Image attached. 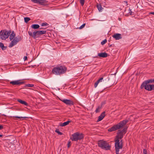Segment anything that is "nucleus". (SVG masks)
Returning <instances> with one entry per match:
<instances>
[{
	"mask_svg": "<svg viewBox=\"0 0 154 154\" xmlns=\"http://www.w3.org/2000/svg\"><path fill=\"white\" fill-rule=\"evenodd\" d=\"M126 129L124 128L122 130H119L118 131L117 134L115 139V146L116 154H119L120 149H122L123 147L122 140L120 141L119 139H122L126 132Z\"/></svg>",
	"mask_w": 154,
	"mask_h": 154,
	"instance_id": "1",
	"label": "nucleus"
},
{
	"mask_svg": "<svg viewBox=\"0 0 154 154\" xmlns=\"http://www.w3.org/2000/svg\"><path fill=\"white\" fill-rule=\"evenodd\" d=\"M0 47L2 48V50H4L5 49L6 47H4L3 43L0 42Z\"/></svg>",
	"mask_w": 154,
	"mask_h": 154,
	"instance_id": "24",
	"label": "nucleus"
},
{
	"mask_svg": "<svg viewBox=\"0 0 154 154\" xmlns=\"http://www.w3.org/2000/svg\"><path fill=\"white\" fill-rule=\"evenodd\" d=\"M154 82V79H150L147 80L145 81L144 82L147 83V84H149V83H152V82Z\"/></svg>",
	"mask_w": 154,
	"mask_h": 154,
	"instance_id": "23",
	"label": "nucleus"
},
{
	"mask_svg": "<svg viewBox=\"0 0 154 154\" xmlns=\"http://www.w3.org/2000/svg\"><path fill=\"white\" fill-rule=\"evenodd\" d=\"M103 79V77L100 78L99 79H98L94 84V86L95 88H96L98 84L100 82H102V80Z\"/></svg>",
	"mask_w": 154,
	"mask_h": 154,
	"instance_id": "15",
	"label": "nucleus"
},
{
	"mask_svg": "<svg viewBox=\"0 0 154 154\" xmlns=\"http://www.w3.org/2000/svg\"><path fill=\"white\" fill-rule=\"evenodd\" d=\"M124 2L125 3L126 5V6H127L128 5V2L126 1H124Z\"/></svg>",
	"mask_w": 154,
	"mask_h": 154,
	"instance_id": "39",
	"label": "nucleus"
},
{
	"mask_svg": "<svg viewBox=\"0 0 154 154\" xmlns=\"http://www.w3.org/2000/svg\"><path fill=\"white\" fill-rule=\"evenodd\" d=\"M82 6H83L85 3V0H79Z\"/></svg>",
	"mask_w": 154,
	"mask_h": 154,
	"instance_id": "29",
	"label": "nucleus"
},
{
	"mask_svg": "<svg viewBox=\"0 0 154 154\" xmlns=\"http://www.w3.org/2000/svg\"><path fill=\"white\" fill-rule=\"evenodd\" d=\"M48 2V1L45 0H40L39 4L41 5H46Z\"/></svg>",
	"mask_w": 154,
	"mask_h": 154,
	"instance_id": "17",
	"label": "nucleus"
},
{
	"mask_svg": "<svg viewBox=\"0 0 154 154\" xmlns=\"http://www.w3.org/2000/svg\"><path fill=\"white\" fill-rule=\"evenodd\" d=\"M11 32L10 30L7 31L5 29L2 30L0 32V38L3 40H5L10 36Z\"/></svg>",
	"mask_w": 154,
	"mask_h": 154,
	"instance_id": "5",
	"label": "nucleus"
},
{
	"mask_svg": "<svg viewBox=\"0 0 154 154\" xmlns=\"http://www.w3.org/2000/svg\"><path fill=\"white\" fill-rule=\"evenodd\" d=\"M107 40L106 39H105L101 42V44L102 45H103L104 44H105Z\"/></svg>",
	"mask_w": 154,
	"mask_h": 154,
	"instance_id": "32",
	"label": "nucleus"
},
{
	"mask_svg": "<svg viewBox=\"0 0 154 154\" xmlns=\"http://www.w3.org/2000/svg\"><path fill=\"white\" fill-rule=\"evenodd\" d=\"M27 58V56H25L23 58V59L24 61H25V60H26Z\"/></svg>",
	"mask_w": 154,
	"mask_h": 154,
	"instance_id": "37",
	"label": "nucleus"
},
{
	"mask_svg": "<svg viewBox=\"0 0 154 154\" xmlns=\"http://www.w3.org/2000/svg\"><path fill=\"white\" fill-rule=\"evenodd\" d=\"M43 29V28H40V29Z\"/></svg>",
	"mask_w": 154,
	"mask_h": 154,
	"instance_id": "43",
	"label": "nucleus"
},
{
	"mask_svg": "<svg viewBox=\"0 0 154 154\" xmlns=\"http://www.w3.org/2000/svg\"><path fill=\"white\" fill-rule=\"evenodd\" d=\"M85 23H84L82 25H81L79 28H78L79 29H81L82 28H83L85 26Z\"/></svg>",
	"mask_w": 154,
	"mask_h": 154,
	"instance_id": "31",
	"label": "nucleus"
},
{
	"mask_svg": "<svg viewBox=\"0 0 154 154\" xmlns=\"http://www.w3.org/2000/svg\"><path fill=\"white\" fill-rule=\"evenodd\" d=\"M3 128V126L2 125H0V130H2Z\"/></svg>",
	"mask_w": 154,
	"mask_h": 154,
	"instance_id": "40",
	"label": "nucleus"
},
{
	"mask_svg": "<svg viewBox=\"0 0 154 154\" xmlns=\"http://www.w3.org/2000/svg\"><path fill=\"white\" fill-rule=\"evenodd\" d=\"M39 26L38 24H34L31 26V27L34 29H37L39 28Z\"/></svg>",
	"mask_w": 154,
	"mask_h": 154,
	"instance_id": "20",
	"label": "nucleus"
},
{
	"mask_svg": "<svg viewBox=\"0 0 154 154\" xmlns=\"http://www.w3.org/2000/svg\"><path fill=\"white\" fill-rule=\"evenodd\" d=\"M48 25V24L46 23H43L41 24L42 26H46Z\"/></svg>",
	"mask_w": 154,
	"mask_h": 154,
	"instance_id": "30",
	"label": "nucleus"
},
{
	"mask_svg": "<svg viewBox=\"0 0 154 154\" xmlns=\"http://www.w3.org/2000/svg\"><path fill=\"white\" fill-rule=\"evenodd\" d=\"M34 86V85L32 84H28L27 85V86L29 87H32Z\"/></svg>",
	"mask_w": 154,
	"mask_h": 154,
	"instance_id": "34",
	"label": "nucleus"
},
{
	"mask_svg": "<svg viewBox=\"0 0 154 154\" xmlns=\"http://www.w3.org/2000/svg\"><path fill=\"white\" fill-rule=\"evenodd\" d=\"M28 33L29 35L30 36H32L34 38H36L37 37V36H38V32L37 31L36 32H33V33H32V32L30 31H28Z\"/></svg>",
	"mask_w": 154,
	"mask_h": 154,
	"instance_id": "11",
	"label": "nucleus"
},
{
	"mask_svg": "<svg viewBox=\"0 0 154 154\" xmlns=\"http://www.w3.org/2000/svg\"><path fill=\"white\" fill-rule=\"evenodd\" d=\"M24 20L25 22L27 23L30 20V19L29 17H26L24 18Z\"/></svg>",
	"mask_w": 154,
	"mask_h": 154,
	"instance_id": "26",
	"label": "nucleus"
},
{
	"mask_svg": "<svg viewBox=\"0 0 154 154\" xmlns=\"http://www.w3.org/2000/svg\"><path fill=\"white\" fill-rule=\"evenodd\" d=\"M132 12L131 11V10L130 9H129V14H130V15H132Z\"/></svg>",
	"mask_w": 154,
	"mask_h": 154,
	"instance_id": "36",
	"label": "nucleus"
},
{
	"mask_svg": "<svg viewBox=\"0 0 154 154\" xmlns=\"http://www.w3.org/2000/svg\"><path fill=\"white\" fill-rule=\"evenodd\" d=\"M13 117H15L16 118H18V119H21V118H26V117H19L18 116H13Z\"/></svg>",
	"mask_w": 154,
	"mask_h": 154,
	"instance_id": "33",
	"label": "nucleus"
},
{
	"mask_svg": "<svg viewBox=\"0 0 154 154\" xmlns=\"http://www.w3.org/2000/svg\"><path fill=\"white\" fill-rule=\"evenodd\" d=\"M113 38H115L116 40H119L122 38L121 34L119 33H116L114 34L112 36Z\"/></svg>",
	"mask_w": 154,
	"mask_h": 154,
	"instance_id": "13",
	"label": "nucleus"
},
{
	"mask_svg": "<svg viewBox=\"0 0 154 154\" xmlns=\"http://www.w3.org/2000/svg\"><path fill=\"white\" fill-rule=\"evenodd\" d=\"M71 122L70 121H68L66 122H65L64 123H62L61 125L60 126H65L67 125H68L69 123H70Z\"/></svg>",
	"mask_w": 154,
	"mask_h": 154,
	"instance_id": "22",
	"label": "nucleus"
},
{
	"mask_svg": "<svg viewBox=\"0 0 154 154\" xmlns=\"http://www.w3.org/2000/svg\"><path fill=\"white\" fill-rule=\"evenodd\" d=\"M128 121V119L124 120L120 122L117 124L114 125L111 128H109L108 129V131L109 132H112L120 129L125 125Z\"/></svg>",
	"mask_w": 154,
	"mask_h": 154,
	"instance_id": "3",
	"label": "nucleus"
},
{
	"mask_svg": "<svg viewBox=\"0 0 154 154\" xmlns=\"http://www.w3.org/2000/svg\"><path fill=\"white\" fill-rule=\"evenodd\" d=\"M143 154H147V151L146 149H144L143 150Z\"/></svg>",
	"mask_w": 154,
	"mask_h": 154,
	"instance_id": "35",
	"label": "nucleus"
},
{
	"mask_svg": "<svg viewBox=\"0 0 154 154\" xmlns=\"http://www.w3.org/2000/svg\"><path fill=\"white\" fill-rule=\"evenodd\" d=\"M154 86V85H151L143 82L141 85L140 87L141 88L144 87L146 90L151 91L152 90Z\"/></svg>",
	"mask_w": 154,
	"mask_h": 154,
	"instance_id": "7",
	"label": "nucleus"
},
{
	"mask_svg": "<svg viewBox=\"0 0 154 154\" xmlns=\"http://www.w3.org/2000/svg\"><path fill=\"white\" fill-rule=\"evenodd\" d=\"M17 101L22 104H24L26 106H28V103L25 101L20 99H18Z\"/></svg>",
	"mask_w": 154,
	"mask_h": 154,
	"instance_id": "19",
	"label": "nucleus"
},
{
	"mask_svg": "<svg viewBox=\"0 0 154 154\" xmlns=\"http://www.w3.org/2000/svg\"><path fill=\"white\" fill-rule=\"evenodd\" d=\"M31 1L34 3L39 4L40 0H31Z\"/></svg>",
	"mask_w": 154,
	"mask_h": 154,
	"instance_id": "27",
	"label": "nucleus"
},
{
	"mask_svg": "<svg viewBox=\"0 0 154 154\" xmlns=\"http://www.w3.org/2000/svg\"><path fill=\"white\" fill-rule=\"evenodd\" d=\"M10 83L13 85H19L23 84V82H20V80H17L11 82Z\"/></svg>",
	"mask_w": 154,
	"mask_h": 154,
	"instance_id": "10",
	"label": "nucleus"
},
{
	"mask_svg": "<svg viewBox=\"0 0 154 154\" xmlns=\"http://www.w3.org/2000/svg\"><path fill=\"white\" fill-rule=\"evenodd\" d=\"M55 132H56L58 134L60 135H62L63 134V133L62 132H60L59 130L58 129H56L55 130Z\"/></svg>",
	"mask_w": 154,
	"mask_h": 154,
	"instance_id": "28",
	"label": "nucleus"
},
{
	"mask_svg": "<svg viewBox=\"0 0 154 154\" xmlns=\"http://www.w3.org/2000/svg\"><path fill=\"white\" fill-rule=\"evenodd\" d=\"M101 107L100 106H98V107L96 109L95 112L96 113H98L100 112V109H101Z\"/></svg>",
	"mask_w": 154,
	"mask_h": 154,
	"instance_id": "25",
	"label": "nucleus"
},
{
	"mask_svg": "<svg viewBox=\"0 0 154 154\" xmlns=\"http://www.w3.org/2000/svg\"><path fill=\"white\" fill-rule=\"evenodd\" d=\"M111 46V45H110L109 47H110Z\"/></svg>",
	"mask_w": 154,
	"mask_h": 154,
	"instance_id": "44",
	"label": "nucleus"
},
{
	"mask_svg": "<svg viewBox=\"0 0 154 154\" xmlns=\"http://www.w3.org/2000/svg\"><path fill=\"white\" fill-rule=\"evenodd\" d=\"M10 35L9 38L10 40L11 41L14 38L15 36V34L13 32L11 34H10Z\"/></svg>",
	"mask_w": 154,
	"mask_h": 154,
	"instance_id": "21",
	"label": "nucleus"
},
{
	"mask_svg": "<svg viewBox=\"0 0 154 154\" xmlns=\"http://www.w3.org/2000/svg\"><path fill=\"white\" fill-rule=\"evenodd\" d=\"M98 146L103 149L108 150L110 149V146L109 144L103 140H99L98 141Z\"/></svg>",
	"mask_w": 154,
	"mask_h": 154,
	"instance_id": "4",
	"label": "nucleus"
},
{
	"mask_svg": "<svg viewBox=\"0 0 154 154\" xmlns=\"http://www.w3.org/2000/svg\"><path fill=\"white\" fill-rule=\"evenodd\" d=\"M105 112H103L98 117V119L97 122H99L102 120L105 116Z\"/></svg>",
	"mask_w": 154,
	"mask_h": 154,
	"instance_id": "12",
	"label": "nucleus"
},
{
	"mask_svg": "<svg viewBox=\"0 0 154 154\" xmlns=\"http://www.w3.org/2000/svg\"><path fill=\"white\" fill-rule=\"evenodd\" d=\"M2 136H3V135H2L0 134V137H2Z\"/></svg>",
	"mask_w": 154,
	"mask_h": 154,
	"instance_id": "42",
	"label": "nucleus"
},
{
	"mask_svg": "<svg viewBox=\"0 0 154 154\" xmlns=\"http://www.w3.org/2000/svg\"><path fill=\"white\" fill-rule=\"evenodd\" d=\"M12 40V41H11L9 45L8 46L9 48H11L14 45H16L17 42L21 40V38L20 37L19 38L16 37Z\"/></svg>",
	"mask_w": 154,
	"mask_h": 154,
	"instance_id": "8",
	"label": "nucleus"
},
{
	"mask_svg": "<svg viewBox=\"0 0 154 154\" xmlns=\"http://www.w3.org/2000/svg\"><path fill=\"white\" fill-rule=\"evenodd\" d=\"M149 14H153V15H154V12H149Z\"/></svg>",
	"mask_w": 154,
	"mask_h": 154,
	"instance_id": "41",
	"label": "nucleus"
},
{
	"mask_svg": "<svg viewBox=\"0 0 154 154\" xmlns=\"http://www.w3.org/2000/svg\"><path fill=\"white\" fill-rule=\"evenodd\" d=\"M84 137L83 135L82 134H80L79 132L74 133L70 137L72 141H77L80 140Z\"/></svg>",
	"mask_w": 154,
	"mask_h": 154,
	"instance_id": "6",
	"label": "nucleus"
},
{
	"mask_svg": "<svg viewBox=\"0 0 154 154\" xmlns=\"http://www.w3.org/2000/svg\"><path fill=\"white\" fill-rule=\"evenodd\" d=\"M70 142L69 141L68 142V147H69L70 146Z\"/></svg>",
	"mask_w": 154,
	"mask_h": 154,
	"instance_id": "38",
	"label": "nucleus"
},
{
	"mask_svg": "<svg viewBox=\"0 0 154 154\" xmlns=\"http://www.w3.org/2000/svg\"><path fill=\"white\" fill-rule=\"evenodd\" d=\"M67 68L64 66H60L54 68L52 70L53 74L56 75H60L66 72Z\"/></svg>",
	"mask_w": 154,
	"mask_h": 154,
	"instance_id": "2",
	"label": "nucleus"
},
{
	"mask_svg": "<svg viewBox=\"0 0 154 154\" xmlns=\"http://www.w3.org/2000/svg\"><path fill=\"white\" fill-rule=\"evenodd\" d=\"M107 55H108L105 52L100 53H98V56H99L100 57H103V58H105V57H107Z\"/></svg>",
	"mask_w": 154,
	"mask_h": 154,
	"instance_id": "14",
	"label": "nucleus"
},
{
	"mask_svg": "<svg viewBox=\"0 0 154 154\" xmlns=\"http://www.w3.org/2000/svg\"><path fill=\"white\" fill-rule=\"evenodd\" d=\"M60 100L66 105L71 106L74 104L73 102L71 100L66 99Z\"/></svg>",
	"mask_w": 154,
	"mask_h": 154,
	"instance_id": "9",
	"label": "nucleus"
},
{
	"mask_svg": "<svg viewBox=\"0 0 154 154\" xmlns=\"http://www.w3.org/2000/svg\"><path fill=\"white\" fill-rule=\"evenodd\" d=\"M38 36H40L42 35L45 34L46 32L45 30H39L37 31Z\"/></svg>",
	"mask_w": 154,
	"mask_h": 154,
	"instance_id": "16",
	"label": "nucleus"
},
{
	"mask_svg": "<svg viewBox=\"0 0 154 154\" xmlns=\"http://www.w3.org/2000/svg\"><path fill=\"white\" fill-rule=\"evenodd\" d=\"M97 7L99 12H101L103 9V8L102 7L101 5L100 4H97Z\"/></svg>",
	"mask_w": 154,
	"mask_h": 154,
	"instance_id": "18",
	"label": "nucleus"
}]
</instances>
